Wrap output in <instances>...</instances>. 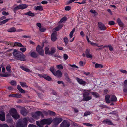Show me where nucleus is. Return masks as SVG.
Masks as SVG:
<instances>
[{"instance_id":"nucleus-28","label":"nucleus","mask_w":127,"mask_h":127,"mask_svg":"<svg viewBox=\"0 0 127 127\" xmlns=\"http://www.w3.org/2000/svg\"><path fill=\"white\" fill-rule=\"evenodd\" d=\"M16 31V29L14 27L11 28H9L7 30L8 32H15Z\"/></svg>"},{"instance_id":"nucleus-23","label":"nucleus","mask_w":127,"mask_h":127,"mask_svg":"<svg viewBox=\"0 0 127 127\" xmlns=\"http://www.w3.org/2000/svg\"><path fill=\"white\" fill-rule=\"evenodd\" d=\"M34 9L36 10L42 11L43 10V8L42 6L40 5L35 7L34 8Z\"/></svg>"},{"instance_id":"nucleus-26","label":"nucleus","mask_w":127,"mask_h":127,"mask_svg":"<svg viewBox=\"0 0 127 127\" xmlns=\"http://www.w3.org/2000/svg\"><path fill=\"white\" fill-rule=\"evenodd\" d=\"M91 93L93 96L97 98L99 96V94L96 92H91Z\"/></svg>"},{"instance_id":"nucleus-58","label":"nucleus","mask_w":127,"mask_h":127,"mask_svg":"<svg viewBox=\"0 0 127 127\" xmlns=\"http://www.w3.org/2000/svg\"><path fill=\"white\" fill-rule=\"evenodd\" d=\"M64 58L65 60L67 59L68 58V56L66 54H64Z\"/></svg>"},{"instance_id":"nucleus-63","label":"nucleus","mask_w":127,"mask_h":127,"mask_svg":"<svg viewBox=\"0 0 127 127\" xmlns=\"http://www.w3.org/2000/svg\"><path fill=\"white\" fill-rule=\"evenodd\" d=\"M6 18V17L4 16H3L2 17H1L0 18V20H4V19H5Z\"/></svg>"},{"instance_id":"nucleus-62","label":"nucleus","mask_w":127,"mask_h":127,"mask_svg":"<svg viewBox=\"0 0 127 127\" xmlns=\"http://www.w3.org/2000/svg\"><path fill=\"white\" fill-rule=\"evenodd\" d=\"M57 83L58 84H62L63 85H64V83L63 82V81H58V82H57Z\"/></svg>"},{"instance_id":"nucleus-21","label":"nucleus","mask_w":127,"mask_h":127,"mask_svg":"<svg viewBox=\"0 0 127 127\" xmlns=\"http://www.w3.org/2000/svg\"><path fill=\"white\" fill-rule=\"evenodd\" d=\"M86 55L87 57L88 58H92V55L90 54L89 50L87 49L85 52Z\"/></svg>"},{"instance_id":"nucleus-52","label":"nucleus","mask_w":127,"mask_h":127,"mask_svg":"<svg viewBox=\"0 0 127 127\" xmlns=\"http://www.w3.org/2000/svg\"><path fill=\"white\" fill-rule=\"evenodd\" d=\"M0 127H9L6 124H4L3 125H1L0 124Z\"/></svg>"},{"instance_id":"nucleus-35","label":"nucleus","mask_w":127,"mask_h":127,"mask_svg":"<svg viewBox=\"0 0 127 127\" xmlns=\"http://www.w3.org/2000/svg\"><path fill=\"white\" fill-rule=\"evenodd\" d=\"M10 20V19H7L0 22V25L4 24L8 21Z\"/></svg>"},{"instance_id":"nucleus-16","label":"nucleus","mask_w":127,"mask_h":127,"mask_svg":"<svg viewBox=\"0 0 127 127\" xmlns=\"http://www.w3.org/2000/svg\"><path fill=\"white\" fill-rule=\"evenodd\" d=\"M21 95L20 94H11L9 95V96L13 97H16L17 98H20L21 97Z\"/></svg>"},{"instance_id":"nucleus-30","label":"nucleus","mask_w":127,"mask_h":127,"mask_svg":"<svg viewBox=\"0 0 127 127\" xmlns=\"http://www.w3.org/2000/svg\"><path fill=\"white\" fill-rule=\"evenodd\" d=\"M45 53L46 54H50L51 52L49 50V48L48 47H46L45 48Z\"/></svg>"},{"instance_id":"nucleus-11","label":"nucleus","mask_w":127,"mask_h":127,"mask_svg":"<svg viewBox=\"0 0 127 127\" xmlns=\"http://www.w3.org/2000/svg\"><path fill=\"white\" fill-rule=\"evenodd\" d=\"M76 80L77 82L81 85H85L86 84V82L82 79L77 77L76 78Z\"/></svg>"},{"instance_id":"nucleus-4","label":"nucleus","mask_w":127,"mask_h":127,"mask_svg":"<svg viewBox=\"0 0 127 127\" xmlns=\"http://www.w3.org/2000/svg\"><path fill=\"white\" fill-rule=\"evenodd\" d=\"M8 44H10L11 46L13 47L16 46L22 47L20 48V50L23 52H25L26 49V48L25 47H22L23 45L20 43L15 42L14 43H11L10 42H9Z\"/></svg>"},{"instance_id":"nucleus-44","label":"nucleus","mask_w":127,"mask_h":127,"mask_svg":"<svg viewBox=\"0 0 127 127\" xmlns=\"http://www.w3.org/2000/svg\"><path fill=\"white\" fill-rule=\"evenodd\" d=\"M31 55L32 57H34L36 56V54L35 52H33L31 53Z\"/></svg>"},{"instance_id":"nucleus-42","label":"nucleus","mask_w":127,"mask_h":127,"mask_svg":"<svg viewBox=\"0 0 127 127\" xmlns=\"http://www.w3.org/2000/svg\"><path fill=\"white\" fill-rule=\"evenodd\" d=\"M50 71L54 75V74L55 73V69L54 68V67H50Z\"/></svg>"},{"instance_id":"nucleus-38","label":"nucleus","mask_w":127,"mask_h":127,"mask_svg":"<svg viewBox=\"0 0 127 127\" xmlns=\"http://www.w3.org/2000/svg\"><path fill=\"white\" fill-rule=\"evenodd\" d=\"M21 85L23 87H27L26 84L25 83L21 82H20Z\"/></svg>"},{"instance_id":"nucleus-40","label":"nucleus","mask_w":127,"mask_h":127,"mask_svg":"<svg viewBox=\"0 0 127 127\" xmlns=\"http://www.w3.org/2000/svg\"><path fill=\"white\" fill-rule=\"evenodd\" d=\"M47 114L50 115H55V113L52 111H48L47 112Z\"/></svg>"},{"instance_id":"nucleus-45","label":"nucleus","mask_w":127,"mask_h":127,"mask_svg":"<svg viewBox=\"0 0 127 127\" xmlns=\"http://www.w3.org/2000/svg\"><path fill=\"white\" fill-rule=\"evenodd\" d=\"M57 68L58 69H61L63 68V67L61 64L58 65L56 66Z\"/></svg>"},{"instance_id":"nucleus-51","label":"nucleus","mask_w":127,"mask_h":127,"mask_svg":"<svg viewBox=\"0 0 127 127\" xmlns=\"http://www.w3.org/2000/svg\"><path fill=\"white\" fill-rule=\"evenodd\" d=\"M108 24L110 25H113L115 24V22L113 21H110L108 23Z\"/></svg>"},{"instance_id":"nucleus-59","label":"nucleus","mask_w":127,"mask_h":127,"mask_svg":"<svg viewBox=\"0 0 127 127\" xmlns=\"http://www.w3.org/2000/svg\"><path fill=\"white\" fill-rule=\"evenodd\" d=\"M83 124L84 125H85L86 126H92L91 124H90L88 123H83Z\"/></svg>"},{"instance_id":"nucleus-7","label":"nucleus","mask_w":127,"mask_h":127,"mask_svg":"<svg viewBox=\"0 0 127 127\" xmlns=\"http://www.w3.org/2000/svg\"><path fill=\"white\" fill-rule=\"evenodd\" d=\"M36 51L40 55H44V51L42 47L38 45L36 47Z\"/></svg>"},{"instance_id":"nucleus-57","label":"nucleus","mask_w":127,"mask_h":127,"mask_svg":"<svg viewBox=\"0 0 127 127\" xmlns=\"http://www.w3.org/2000/svg\"><path fill=\"white\" fill-rule=\"evenodd\" d=\"M80 35L82 37H84L85 36V34L83 31H81L80 33Z\"/></svg>"},{"instance_id":"nucleus-55","label":"nucleus","mask_w":127,"mask_h":127,"mask_svg":"<svg viewBox=\"0 0 127 127\" xmlns=\"http://www.w3.org/2000/svg\"><path fill=\"white\" fill-rule=\"evenodd\" d=\"M108 47L109 48V50L110 51H113V49L112 46H111V45H109L108 46Z\"/></svg>"},{"instance_id":"nucleus-43","label":"nucleus","mask_w":127,"mask_h":127,"mask_svg":"<svg viewBox=\"0 0 127 127\" xmlns=\"http://www.w3.org/2000/svg\"><path fill=\"white\" fill-rule=\"evenodd\" d=\"M12 50V49H10L8 50L7 51V52H8L7 53V55L8 56H10L12 55L11 53L10 52H8L11 51Z\"/></svg>"},{"instance_id":"nucleus-24","label":"nucleus","mask_w":127,"mask_h":127,"mask_svg":"<svg viewBox=\"0 0 127 127\" xmlns=\"http://www.w3.org/2000/svg\"><path fill=\"white\" fill-rule=\"evenodd\" d=\"M110 98V96L109 95H106L105 97V99L106 102L107 103H109L110 102L111 99H109Z\"/></svg>"},{"instance_id":"nucleus-61","label":"nucleus","mask_w":127,"mask_h":127,"mask_svg":"<svg viewBox=\"0 0 127 127\" xmlns=\"http://www.w3.org/2000/svg\"><path fill=\"white\" fill-rule=\"evenodd\" d=\"M28 127H38L35 125H29Z\"/></svg>"},{"instance_id":"nucleus-39","label":"nucleus","mask_w":127,"mask_h":127,"mask_svg":"<svg viewBox=\"0 0 127 127\" xmlns=\"http://www.w3.org/2000/svg\"><path fill=\"white\" fill-rule=\"evenodd\" d=\"M89 43L91 45L94 46H98V47H100L102 46H98L97 45V44L96 43H95L94 42H91V41H90V42Z\"/></svg>"},{"instance_id":"nucleus-53","label":"nucleus","mask_w":127,"mask_h":127,"mask_svg":"<svg viewBox=\"0 0 127 127\" xmlns=\"http://www.w3.org/2000/svg\"><path fill=\"white\" fill-rule=\"evenodd\" d=\"M71 7L69 6H67L65 8V9L66 10L69 11Z\"/></svg>"},{"instance_id":"nucleus-6","label":"nucleus","mask_w":127,"mask_h":127,"mask_svg":"<svg viewBox=\"0 0 127 127\" xmlns=\"http://www.w3.org/2000/svg\"><path fill=\"white\" fill-rule=\"evenodd\" d=\"M28 119V118H25L23 120V122L24 125L20 124L19 123L16 126V127H24L27 124Z\"/></svg>"},{"instance_id":"nucleus-46","label":"nucleus","mask_w":127,"mask_h":127,"mask_svg":"<svg viewBox=\"0 0 127 127\" xmlns=\"http://www.w3.org/2000/svg\"><path fill=\"white\" fill-rule=\"evenodd\" d=\"M64 40L66 44H67L68 42V38L67 37H65L64 38Z\"/></svg>"},{"instance_id":"nucleus-56","label":"nucleus","mask_w":127,"mask_h":127,"mask_svg":"<svg viewBox=\"0 0 127 127\" xmlns=\"http://www.w3.org/2000/svg\"><path fill=\"white\" fill-rule=\"evenodd\" d=\"M21 114L25 116V115L26 114V113L24 111H22L21 112Z\"/></svg>"},{"instance_id":"nucleus-18","label":"nucleus","mask_w":127,"mask_h":127,"mask_svg":"<svg viewBox=\"0 0 127 127\" xmlns=\"http://www.w3.org/2000/svg\"><path fill=\"white\" fill-rule=\"evenodd\" d=\"M62 120L61 118L55 119L54 120V122L55 124H58L61 122Z\"/></svg>"},{"instance_id":"nucleus-48","label":"nucleus","mask_w":127,"mask_h":127,"mask_svg":"<svg viewBox=\"0 0 127 127\" xmlns=\"http://www.w3.org/2000/svg\"><path fill=\"white\" fill-rule=\"evenodd\" d=\"M39 30L41 32H44L46 30V29L44 28L41 27L39 29Z\"/></svg>"},{"instance_id":"nucleus-8","label":"nucleus","mask_w":127,"mask_h":127,"mask_svg":"<svg viewBox=\"0 0 127 127\" xmlns=\"http://www.w3.org/2000/svg\"><path fill=\"white\" fill-rule=\"evenodd\" d=\"M28 7V5L26 4H21L16 7L15 9L16 10L21 9L22 10L26 9Z\"/></svg>"},{"instance_id":"nucleus-32","label":"nucleus","mask_w":127,"mask_h":127,"mask_svg":"<svg viewBox=\"0 0 127 127\" xmlns=\"http://www.w3.org/2000/svg\"><path fill=\"white\" fill-rule=\"evenodd\" d=\"M43 77L45 79L48 81H51L52 79V78L47 75H43Z\"/></svg>"},{"instance_id":"nucleus-9","label":"nucleus","mask_w":127,"mask_h":127,"mask_svg":"<svg viewBox=\"0 0 127 127\" xmlns=\"http://www.w3.org/2000/svg\"><path fill=\"white\" fill-rule=\"evenodd\" d=\"M70 126L69 123L66 121H64L60 125V127H69Z\"/></svg>"},{"instance_id":"nucleus-20","label":"nucleus","mask_w":127,"mask_h":127,"mask_svg":"<svg viewBox=\"0 0 127 127\" xmlns=\"http://www.w3.org/2000/svg\"><path fill=\"white\" fill-rule=\"evenodd\" d=\"M92 98L91 96H89L88 95L83 96V100L84 101H88L91 99Z\"/></svg>"},{"instance_id":"nucleus-10","label":"nucleus","mask_w":127,"mask_h":127,"mask_svg":"<svg viewBox=\"0 0 127 127\" xmlns=\"http://www.w3.org/2000/svg\"><path fill=\"white\" fill-rule=\"evenodd\" d=\"M41 114V112L38 111L32 114V117L33 118L37 119L39 117L40 115Z\"/></svg>"},{"instance_id":"nucleus-25","label":"nucleus","mask_w":127,"mask_h":127,"mask_svg":"<svg viewBox=\"0 0 127 127\" xmlns=\"http://www.w3.org/2000/svg\"><path fill=\"white\" fill-rule=\"evenodd\" d=\"M0 119L2 121L5 120V114L4 112H1L0 114Z\"/></svg>"},{"instance_id":"nucleus-19","label":"nucleus","mask_w":127,"mask_h":127,"mask_svg":"<svg viewBox=\"0 0 127 127\" xmlns=\"http://www.w3.org/2000/svg\"><path fill=\"white\" fill-rule=\"evenodd\" d=\"M90 93V91L89 90H84L83 91V96L88 95Z\"/></svg>"},{"instance_id":"nucleus-12","label":"nucleus","mask_w":127,"mask_h":127,"mask_svg":"<svg viewBox=\"0 0 127 127\" xmlns=\"http://www.w3.org/2000/svg\"><path fill=\"white\" fill-rule=\"evenodd\" d=\"M98 27L101 30H103L106 29V27L101 22L98 23Z\"/></svg>"},{"instance_id":"nucleus-22","label":"nucleus","mask_w":127,"mask_h":127,"mask_svg":"<svg viewBox=\"0 0 127 127\" xmlns=\"http://www.w3.org/2000/svg\"><path fill=\"white\" fill-rule=\"evenodd\" d=\"M18 58L17 60L23 61H24L25 60V56L23 54L22 55H20Z\"/></svg>"},{"instance_id":"nucleus-17","label":"nucleus","mask_w":127,"mask_h":127,"mask_svg":"<svg viewBox=\"0 0 127 127\" xmlns=\"http://www.w3.org/2000/svg\"><path fill=\"white\" fill-rule=\"evenodd\" d=\"M117 22L118 25L121 27H123L124 26V24L121 21L120 18H118L117 20Z\"/></svg>"},{"instance_id":"nucleus-49","label":"nucleus","mask_w":127,"mask_h":127,"mask_svg":"<svg viewBox=\"0 0 127 127\" xmlns=\"http://www.w3.org/2000/svg\"><path fill=\"white\" fill-rule=\"evenodd\" d=\"M11 84L15 86L16 85V83L15 81H12L10 82Z\"/></svg>"},{"instance_id":"nucleus-1","label":"nucleus","mask_w":127,"mask_h":127,"mask_svg":"<svg viewBox=\"0 0 127 127\" xmlns=\"http://www.w3.org/2000/svg\"><path fill=\"white\" fill-rule=\"evenodd\" d=\"M52 121L51 118L45 119L41 120L40 121H36V125L39 127H43L45 124L49 125Z\"/></svg>"},{"instance_id":"nucleus-64","label":"nucleus","mask_w":127,"mask_h":127,"mask_svg":"<svg viewBox=\"0 0 127 127\" xmlns=\"http://www.w3.org/2000/svg\"><path fill=\"white\" fill-rule=\"evenodd\" d=\"M37 26L38 27L39 29L41 27V25L40 23H37L36 24Z\"/></svg>"},{"instance_id":"nucleus-47","label":"nucleus","mask_w":127,"mask_h":127,"mask_svg":"<svg viewBox=\"0 0 127 127\" xmlns=\"http://www.w3.org/2000/svg\"><path fill=\"white\" fill-rule=\"evenodd\" d=\"M2 14L4 16H7L9 15V13L7 12H6L5 11H3L2 12Z\"/></svg>"},{"instance_id":"nucleus-14","label":"nucleus","mask_w":127,"mask_h":127,"mask_svg":"<svg viewBox=\"0 0 127 127\" xmlns=\"http://www.w3.org/2000/svg\"><path fill=\"white\" fill-rule=\"evenodd\" d=\"M102 123L104 124H108L111 125L113 124L112 122L108 119L104 120L102 121Z\"/></svg>"},{"instance_id":"nucleus-54","label":"nucleus","mask_w":127,"mask_h":127,"mask_svg":"<svg viewBox=\"0 0 127 127\" xmlns=\"http://www.w3.org/2000/svg\"><path fill=\"white\" fill-rule=\"evenodd\" d=\"M120 71L121 72L124 74H127V71L125 70H120Z\"/></svg>"},{"instance_id":"nucleus-15","label":"nucleus","mask_w":127,"mask_h":127,"mask_svg":"<svg viewBox=\"0 0 127 127\" xmlns=\"http://www.w3.org/2000/svg\"><path fill=\"white\" fill-rule=\"evenodd\" d=\"M54 75L57 77L59 78L62 77V73L61 71L58 70L54 74Z\"/></svg>"},{"instance_id":"nucleus-27","label":"nucleus","mask_w":127,"mask_h":127,"mask_svg":"<svg viewBox=\"0 0 127 127\" xmlns=\"http://www.w3.org/2000/svg\"><path fill=\"white\" fill-rule=\"evenodd\" d=\"M110 99L111 101H116L117 100L116 97L113 95L110 96Z\"/></svg>"},{"instance_id":"nucleus-37","label":"nucleus","mask_w":127,"mask_h":127,"mask_svg":"<svg viewBox=\"0 0 127 127\" xmlns=\"http://www.w3.org/2000/svg\"><path fill=\"white\" fill-rule=\"evenodd\" d=\"M0 76L2 77H7L10 76V74H8V73L6 72L3 74H0Z\"/></svg>"},{"instance_id":"nucleus-33","label":"nucleus","mask_w":127,"mask_h":127,"mask_svg":"<svg viewBox=\"0 0 127 127\" xmlns=\"http://www.w3.org/2000/svg\"><path fill=\"white\" fill-rule=\"evenodd\" d=\"M20 68L23 70L28 72H31V71L29 69L23 66H20Z\"/></svg>"},{"instance_id":"nucleus-36","label":"nucleus","mask_w":127,"mask_h":127,"mask_svg":"<svg viewBox=\"0 0 127 127\" xmlns=\"http://www.w3.org/2000/svg\"><path fill=\"white\" fill-rule=\"evenodd\" d=\"M11 67L10 65H8L6 67V69L7 70L8 72V74H10V76L11 75V74L10 73L11 72V71L10 69Z\"/></svg>"},{"instance_id":"nucleus-13","label":"nucleus","mask_w":127,"mask_h":127,"mask_svg":"<svg viewBox=\"0 0 127 127\" xmlns=\"http://www.w3.org/2000/svg\"><path fill=\"white\" fill-rule=\"evenodd\" d=\"M20 52L17 51L16 49H14L13 53V54L15 57V58L17 59L19 55Z\"/></svg>"},{"instance_id":"nucleus-2","label":"nucleus","mask_w":127,"mask_h":127,"mask_svg":"<svg viewBox=\"0 0 127 127\" xmlns=\"http://www.w3.org/2000/svg\"><path fill=\"white\" fill-rule=\"evenodd\" d=\"M11 115L15 119H18L19 117V116L17 114L16 110L14 108L11 109L8 114L7 115V118H9Z\"/></svg>"},{"instance_id":"nucleus-3","label":"nucleus","mask_w":127,"mask_h":127,"mask_svg":"<svg viewBox=\"0 0 127 127\" xmlns=\"http://www.w3.org/2000/svg\"><path fill=\"white\" fill-rule=\"evenodd\" d=\"M62 27V26H59L53 30V33H52L51 36V39L52 41H55L57 39V34L55 32L59 30Z\"/></svg>"},{"instance_id":"nucleus-60","label":"nucleus","mask_w":127,"mask_h":127,"mask_svg":"<svg viewBox=\"0 0 127 127\" xmlns=\"http://www.w3.org/2000/svg\"><path fill=\"white\" fill-rule=\"evenodd\" d=\"M79 64L80 66H83L84 65V63L82 61H81L79 62Z\"/></svg>"},{"instance_id":"nucleus-31","label":"nucleus","mask_w":127,"mask_h":127,"mask_svg":"<svg viewBox=\"0 0 127 127\" xmlns=\"http://www.w3.org/2000/svg\"><path fill=\"white\" fill-rule=\"evenodd\" d=\"M25 15H28L31 17L34 16L35 15L34 14L32 13L31 11H29L25 13Z\"/></svg>"},{"instance_id":"nucleus-5","label":"nucleus","mask_w":127,"mask_h":127,"mask_svg":"<svg viewBox=\"0 0 127 127\" xmlns=\"http://www.w3.org/2000/svg\"><path fill=\"white\" fill-rule=\"evenodd\" d=\"M75 28H73L69 34V41L70 42H73L75 38L74 37H73V35L74 32L75 31Z\"/></svg>"},{"instance_id":"nucleus-50","label":"nucleus","mask_w":127,"mask_h":127,"mask_svg":"<svg viewBox=\"0 0 127 127\" xmlns=\"http://www.w3.org/2000/svg\"><path fill=\"white\" fill-rule=\"evenodd\" d=\"M55 52V49L54 48H52L51 49V54Z\"/></svg>"},{"instance_id":"nucleus-29","label":"nucleus","mask_w":127,"mask_h":127,"mask_svg":"<svg viewBox=\"0 0 127 127\" xmlns=\"http://www.w3.org/2000/svg\"><path fill=\"white\" fill-rule=\"evenodd\" d=\"M95 68H102L103 67V66L101 64H98V63H96L95 64Z\"/></svg>"},{"instance_id":"nucleus-34","label":"nucleus","mask_w":127,"mask_h":127,"mask_svg":"<svg viewBox=\"0 0 127 127\" xmlns=\"http://www.w3.org/2000/svg\"><path fill=\"white\" fill-rule=\"evenodd\" d=\"M17 88L19 91L21 92L24 93H25V91L23 90L21 87L20 86L18 85L17 86Z\"/></svg>"},{"instance_id":"nucleus-41","label":"nucleus","mask_w":127,"mask_h":127,"mask_svg":"<svg viewBox=\"0 0 127 127\" xmlns=\"http://www.w3.org/2000/svg\"><path fill=\"white\" fill-rule=\"evenodd\" d=\"M67 20V18L66 17H64L62 18L59 22V23H60L66 21Z\"/></svg>"}]
</instances>
